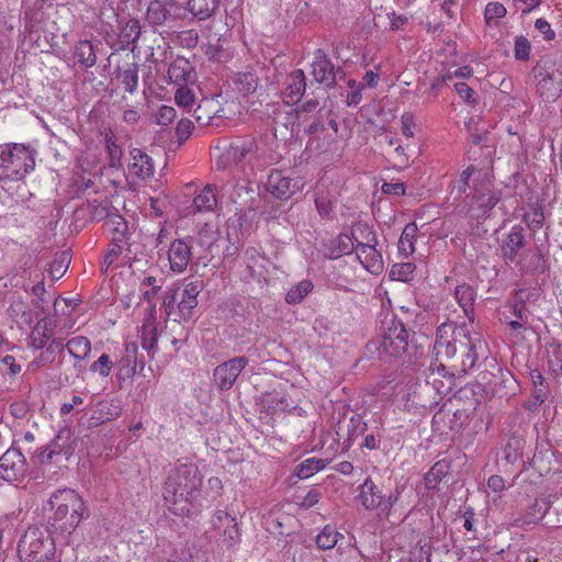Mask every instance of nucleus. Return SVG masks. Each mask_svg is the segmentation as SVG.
Here are the masks:
<instances>
[{"instance_id":"f257e3e1","label":"nucleus","mask_w":562,"mask_h":562,"mask_svg":"<svg viewBox=\"0 0 562 562\" xmlns=\"http://www.w3.org/2000/svg\"><path fill=\"white\" fill-rule=\"evenodd\" d=\"M469 344L470 335L465 327L457 326L452 322L441 324L436 330L430 369L446 375L448 368L452 370L460 349Z\"/></svg>"},{"instance_id":"f03ea898","label":"nucleus","mask_w":562,"mask_h":562,"mask_svg":"<svg viewBox=\"0 0 562 562\" xmlns=\"http://www.w3.org/2000/svg\"><path fill=\"white\" fill-rule=\"evenodd\" d=\"M49 504L55 509L52 526L61 533L71 535L80 521L88 517V509L81 496L71 488L58 490Z\"/></svg>"},{"instance_id":"7ed1b4c3","label":"nucleus","mask_w":562,"mask_h":562,"mask_svg":"<svg viewBox=\"0 0 562 562\" xmlns=\"http://www.w3.org/2000/svg\"><path fill=\"white\" fill-rule=\"evenodd\" d=\"M202 485V476L194 464H180L170 471L164 488L167 503L192 502Z\"/></svg>"},{"instance_id":"20e7f679","label":"nucleus","mask_w":562,"mask_h":562,"mask_svg":"<svg viewBox=\"0 0 562 562\" xmlns=\"http://www.w3.org/2000/svg\"><path fill=\"white\" fill-rule=\"evenodd\" d=\"M35 167L34 153L22 144L0 145V184L24 179Z\"/></svg>"},{"instance_id":"39448f33","label":"nucleus","mask_w":562,"mask_h":562,"mask_svg":"<svg viewBox=\"0 0 562 562\" xmlns=\"http://www.w3.org/2000/svg\"><path fill=\"white\" fill-rule=\"evenodd\" d=\"M21 562H49L54 555V541L46 530L29 527L18 543Z\"/></svg>"},{"instance_id":"423d86ee","label":"nucleus","mask_w":562,"mask_h":562,"mask_svg":"<svg viewBox=\"0 0 562 562\" xmlns=\"http://www.w3.org/2000/svg\"><path fill=\"white\" fill-rule=\"evenodd\" d=\"M501 201V193L493 189L490 178L479 172L474 179L471 203L469 205V215L472 218H483Z\"/></svg>"},{"instance_id":"0eeeda50","label":"nucleus","mask_w":562,"mask_h":562,"mask_svg":"<svg viewBox=\"0 0 562 562\" xmlns=\"http://www.w3.org/2000/svg\"><path fill=\"white\" fill-rule=\"evenodd\" d=\"M537 92L543 101L553 102L562 94V72L549 60H540L532 69Z\"/></svg>"},{"instance_id":"6e6552de","label":"nucleus","mask_w":562,"mask_h":562,"mask_svg":"<svg viewBox=\"0 0 562 562\" xmlns=\"http://www.w3.org/2000/svg\"><path fill=\"white\" fill-rule=\"evenodd\" d=\"M384 331L381 337L380 350L390 357H401L408 348L411 335L403 322L393 316L384 323Z\"/></svg>"},{"instance_id":"1a4fd4ad","label":"nucleus","mask_w":562,"mask_h":562,"mask_svg":"<svg viewBox=\"0 0 562 562\" xmlns=\"http://www.w3.org/2000/svg\"><path fill=\"white\" fill-rule=\"evenodd\" d=\"M258 145L252 137H241L233 140L225 151L218 157L216 166L226 169L232 165L249 162L257 156Z\"/></svg>"},{"instance_id":"9d476101","label":"nucleus","mask_w":562,"mask_h":562,"mask_svg":"<svg viewBox=\"0 0 562 562\" xmlns=\"http://www.w3.org/2000/svg\"><path fill=\"white\" fill-rule=\"evenodd\" d=\"M27 473V462L19 448L11 447L0 457V479L9 482H21Z\"/></svg>"},{"instance_id":"9b49d317","label":"nucleus","mask_w":562,"mask_h":562,"mask_svg":"<svg viewBox=\"0 0 562 562\" xmlns=\"http://www.w3.org/2000/svg\"><path fill=\"white\" fill-rule=\"evenodd\" d=\"M248 363L247 357L238 356L218 364L213 371L214 383L221 391L231 390Z\"/></svg>"},{"instance_id":"f8f14e48","label":"nucleus","mask_w":562,"mask_h":562,"mask_svg":"<svg viewBox=\"0 0 562 562\" xmlns=\"http://www.w3.org/2000/svg\"><path fill=\"white\" fill-rule=\"evenodd\" d=\"M243 260L245 269L240 272V280L246 283L260 282L266 278L268 258L256 248L248 247L244 250Z\"/></svg>"},{"instance_id":"ddd939ff","label":"nucleus","mask_w":562,"mask_h":562,"mask_svg":"<svg viewBox=\"0 0 562 562\" xmlns=\"http://www.w3.org/2000/svg\"><path fill=\"white\" fill-rule=\"evenodd\" d=\"M194 239L192 236L175 239L168 250L169 267L173 272H183L193 255Z\"/></svg>"},{"instance_id":"4468645a","label":"nucleus","mask_w":562,"mask_h":562,"mask_svg":"<svg viewBox=\"0 0 562 562\" xmlns=\"http://www.w3.org/2000/svg\"><path fill=\"white\" fill-rule=\"evenodd\" d=\"M311 68V74L315 82L324 85L327 89L335 87L336 76L340 72V68H335L323 49L318 48L315 50Z\"/></svg>"},{"instance_id":"2eb2a0df","label":"nucleus","mask_w":562,"mask_h":562,"mask_svg":"<svg viewBox=\"0 0 562 562\" xmlns=\"http://www.w3.org/2000/svg\"><path fill=\"white\" fill-rule=\"evenodd\" d=\"M282 90L283 100L286 104L300 102L306 91V77L302 69L290 72L284 80Z\"/></svg>"},{"instance_id":"dca6fc26","label":"nucleus","mask_w":562,"mask_h":562,"mask_svg":"<svg viewBox=\"0 0 562 562\" xmlns=\"http://www.w3.org/2000/svg\"><path fill=\"white\" fill-rule=\"evenodd\" d=\"M168 78L175 86L194 85L196 71L188 58L177 56L168 68Z\"/></svg>"},{"instance_id":"f3484780","label":"nucleus","mask_w":562,"mask_h":562,"mask_svg":"<svg viewBox=\"0 0 562 562\" xmlns=\"http://www.w3.org/2000/svg\"><path fill=\"white\" fill-rule=\"evenodd\" d=\"M483 342L480 339H473L470 337V344L462 347L458 352V356L453 362L452 371L457 373H468L474 368L480 350L483 349Z\"/></svg>"},{"instance_id":"a211bd4d","label":"nucleus","mask_w":562,"mask_h":562,"mask_svg":"<svg viewBox=\"0 0 562 562\" xmlns=\"http://www.w3.org/2000/svg\"><path fill=\"white\" fill-rule=\"evenodd\" d=\"M299 189V181L284 177L281 171H272L267 181V190L277 199L288 200Z\"/></svg>"},{"instance_id":"6ab92c4d","label":"nucleus","mask_w":562,"mask_h":562,"mask_svg":"<svg viewBox=\"0 0 562 562\" xmlns=\"http://www.w3.org/2000/svg\"><path fill=\"white\" fill-rule=\"evenodd\" d=\"M376 236H369L366 246L355 248L356 254L362 266L372 273H379L383 269V260L381 254L375 249Z\"/></svg>"},{"instance_id":"aec40b11","label":"nucleus","mask_w":562,"mask_h":562,"mask_svg":"<svg viewBox=\"0 0 562 562\" xmlns=\"http://www.w3.org/2000/svg\"><path fill=\"white\" fill-rule=\"evenodd\" d=\"M137 353L138 347L136 342H128L125 345L124 355L116 363L119 380L125 381L131 379L137 372Z\"/></svg>"},{"instance_id":"412c9836","label":"nucleus","mask_w":562,"mask_h":562,"mask_svg":"<svg viewBox=\"0 0 562 562\" xmlns=\"http://www.w3.org/2000/svg\"><path fill=\"white\" fill-rule=\"evenodd\" d=\"M358 498L361 505L367 510L381 509L382 501L384 498V494L376 486V484L372 481L371 477H367L364 482L359 486V495Z\"/></svg>"},{"instance_id":"4be33fe9","label":"nucleus","mask_w":562,"mask_h":562,"mask_svg":"<svg viewBox=\"0 0 562 562\" xmlns=\"http://www.w3.org/2000/svg\"><path fill=\"white\" fill-rule=\"evenodd\" d=\"M130 156L133 161L130 165V170L132 173L143 180L149 179L154 176L155 167L150 156H148L139 148H133L130 151Z\"/></svg>"},{"instance_id":"5701e85b","label":"nucleus","mask_w":562,"mask_h":562,"mask_svg":"<svg viewBox=\"0 0 562 562\" xmlns=\"http://www.w3.org/2000/svg\"><path fill=\"white\" fill-rule=\"evenodd\" d=\"M157 340L158 328L155 317V307L153 306L142 328V347L148 352L150 358H154L157 351Z\"/></svg>"},{"instance_id":"b1692460","label":"nucleus","mask_w":562,"mask_h":562,"mask_svg":"<svg viewBox=\"0 0 562 562\" xmlns=\"http://www.w3.org/2000/svg\"><path fill=\"white\" fill-rule=\"evenodd\" d=\"M524 227L515 225L502 245L503 256L506 261H514L518 251L525 246Z\"/></svg>"},{"instance_id":"393cba45","label":"nucleus","mask_w":562,"mask_h":562,"mask_svg":"<svg viewBox=\"0 0 562 562\" xmlns=\"http://www.w3.org/2000/svg\"><path fill=\"white\" fill-rule=\"evenodd\" d=\"M355 250L352 238L348 234H339L330 239L324 249V255L329 259H337L345 255H350Z\"/></svg>"},{"instance_id":"a878e982","label":"nucleus","mask_w":562,"mask_h":562,"mask_svg":"<svg viewBox=\"0 0 562 562\" xmlns=\"http://www.w3.org/2000/svg\"><path fill=\"white\" fill-rule=\"evenodd\" d=\"M138 64L126 63L123 66H117L114 71L120 85L123 86L124 90L131 94L136 92L138 88Z\"/></svg>"},{"instance_id":"bb28decb","label":"nucleus","mask_w":562,"mask_h":562,"mask_svg":"<svg viewBox=\"0 0 562 562\" xmlns=\"http://www.w3.org/2000/svg\"><path fill=\"white\" fill-rule=\"evenodd\" d=\"M528 299V291L525 289H519L518 291L515 292L514 296L506 302L504 307L508 311V313L512 316H514L513 319L529 322L530 312L526 306V302Z\"/></svg>"},{"instance_id":"cd10ccee","label":"nucleus","mask_w":562,"mask_h":562,"mask_svg":"<svg viewBox=\"0 0 562 562\" xmlns=\"http://www.w3.org/2000/svg\"><path fill=\"white\" fill-rule=\"evenodd\" d=\"M55 324L52 319L42 318L33 327L30 335V346L35 349H43L53 335Z\"/></svg>"},{"instance_id":"c85d7f7f","label":"nucleus","mask_w":562,"mask_h":562,"mask_svg":"<svg viewBox=\"0 0 562 562\" xmlns=\"http://www.w3.org/2000/svg\"><path fill=\"white\" fill-rule=\"evenodd\" d=\"M217 204L215 186L206 184L203 190L193 199L188 214L211 212Z\"/></svg>"},{"instance_id":"c756f323","label":"nucleus","mask_w":562,"mask_h":562,"mask_svg":"<svg viewBox=\"0 0 562 562\" xmlns=\"http://www.w3.org/2000/svg\"><path fill=\"white\" fill-rule=\"evenodd\" d=\"M171 3H167L160 0L150 1L147 7L146 21L154 26H160L165 24L171 16Z\"/></svg>"},{"instance_id":"7c9ffc66","label":"nucleus","mask_w":562,"mask_h":562,"mask_svg":"<svg viewBox=\"0 0 562 562\" xmlns=\"http://www.w3.org/2000/svg\"><path fill=\"white\" fill-rule=\"evenodd\" d=\"M218 7V0H189L188 10L199 21L211 18Z\"/></svg>"},{"instance_id":"2f4dec72","label":"nucleus","mask_w":562,"mask_h":562,"mask_svg":"<svg viewBox=\"0 0 562 562\" xmlns=\"http://www.w3.org/2000/svg\"><path fill=\"white\" fill-rule=\"evenodd\" d=\"M475 296L476 293L474 289L468 283H462L454 290V297L469 318L473 317V305Z\"/></svg>"},{"instance_id":"473e14b6","label":"nucleus","mask_w":562,"mask_h":562,"mask_svg":"<svg viewBox=\"0 0 562 562\" xmlns=\"http://www.w3.org/2000/svg\"><path fill=\"white\" fill-rule=\"evenodd\" d=\"M104 225L112 233L113 241L119 244L125 239L127 223L122 215L116 212L108 213Z\"/></svg>"},{"instance_id":"72a5a7b5","label":"nucleus","mask_w":562,"mask_h":562,"mask_svg":"<svg viewBox=\"0 0 562 562\" xmlns=\"http://www.w3.org/2000/svg\"><path fill=\"white\" fill-rule=\"evenodd\" d=\"M71 357L78 361L85 360L91 352V342L85 336H77L64 345Z\"/></svg>"},{"instance_id":"f704fd0d","label":"nucleus","mask_w":562,"mask_h":562,"mask_svg":"<svg viewBox=\"0 0 562 562\" xmlns=\"http://www.w3.org/2000/svg\"><path fill=\"white\" fill-rule=\"evenodd\" d=\"M59 439L60 435H57L48 446L38 448L32 457V462L40 465L52 463L53 458L61 453V448L58 445Z\"/></svg>"},{"instance_id":"c9c22d12","label":"nucleus","mask_w":562,"mask_h":562,"mask_svg":"<svg viewBox=\"0 0 562 562\" xmlns=\"http://www.w3.org/2000/svg\"><path fill=\"white\" fill-rule=\"evenodd\" d=\"M75 58L86 68H91L97 63L93 45L89 41H80L75 47Z\"/></svg>"},{"instance_id":"e433bc0d","label":"nucleus","mask_w":562,"mask_h":562,"mask_svg":"<svg viewBox=\"0 0 562 562\" xmlns=\"http://www.w3.org/2000/svg\"><path fill=\"white\" fill-rule=\"evenodd\" d=\"M417 235V225L413 222L405 225L398 239V251L408 257L415 251L414 241Z\"/></svg>"},{"instance_id":"4c0bfd02","label":"nucleus","mask_w":562,"mask_h":562,"mask_svg":"<svg viewBox=\"0 0 562 562\" xmlns=\"http://www.w3.org/2000/svg\"><path fill=\"white\" fill-rule=\"evenodd\" d=\"M234 83L236 89L245 95L256 92L259 86L258 77L252 71L238 72Z\"/></svg>"},{"instance_id":"58836bf2","label":"nucleus","mask_w":562,"mask_h":562,"mask_svg":"<svg viewBox=\"0 0 562 562\" xmlns=\"http://www.w3.org/2000/svg\"><path fill=\"white\" fill-rule=\"evenodd\" d=\"M192 86L193 85L178 86L175 92V100L177 105L183 108L188 112L194 108L196 101Z\"/></svg>"},{"instance_id":"ea45409f","label":"nucleus","mask_w":562,"mask_h":562,"mask_svg":"<svg viewBox=\"0 0 562 562\" xmlns=\"http://www.w3.org/2000/svg\"><path fill=\"white\" fill-rule=\"evenodd\" d=\"M314 285L310 280H302L293 285L285 294V301L289 304H299L303 299L311 293Z\"/></svg>"},{"instance_id":"a19ab883","label":"nucleus","mask_w":562,"mask_h":562,"mask_svg":"<svg viewBox=\"0 0 562 562\" xmlns=\"http://www.w3.org/2000/svg\"><path fill=\"white\" fill-rule=\"evenodd\" d=\"M220 237V232L216 227L205 224L200 231L196 237H192L194 239V245H199L207 250L212 248V246L217 241Z\"/></svg>"},{"instance_id":"79ce46f5","label":"nucleus","mask_w":562,"mask_h":562,"mask_svg":"<svg viewBox=\"0 0 562 562\" xmlns=\"http://www.w3.org/2000/svg\"><path fill=\"white\" fill-rule=\"evenodd\" d=\"M548 367L550 371L559 375L562 373V345L558 342L549 344L547 347Z\"/></svg>"},{"instance_id":"37998d69","label":"nucleus","mask_w":562,"mask_h":562,"mask_svg":"<svg viewBox=\"0 0 562 562\" xmlns=\"http://www.w3.org/2000/svg\"><path fill=\"white\" fill-rule=\"evenodd\" d=\"M327 462L324 459L308 458L304 460L296 470V475L300 479H307L326 467Z\"/></svg>"},{"instance_id":"c03bdc74","label":"nucleus","mask_w":562,"mask_h":562,"mask_svg":"<svg viewBox=\"0 0 562 562\" xmlns=\"http://www.w3.org/2000/svg\"><path fill=\"white\" fill-rule=\"evenodd\" d=\"M338 538H344L335 528L326 526L316 537V544L322 550H329L336 546Z\"/></svg>"},{"instance_id":"a18cd8bd","label":"nucleus","mask_w":562,"mask_h":562,"mask_svg":"<svg viewBox=\"0 0 562 562\" xmlns=\"http://www.w3.org/2000/svg\"><path fill=\"white\" fill-rule=\"evenodd\" d=\"M122 44L130 45L138 41L140 36V23L137 19H131L120 32Z\"/></svg>"},{"instance_id":"49530a36","label":"nucleus","mask_w":562,"mask_h":562,"mask_svg":"<svg viewBox=\"0 0 562 562\" xmlns=\"http://www.w3.org/2000/svg\"><path fill=\"white\" fill-rule=\"evenodd\" d=\"M70 263V256L68 252L63 251L57 254L49 265L48 272L54 280L60 279L68 269Z\"/></svg>"},{"instance_id":"de8ad7c7","label":"nucleus","mask_w":562,"mask_h":562,"mask_svg":"<svg viewBox=\"0 0 562 562\" xmlns=\"http://www.w3.org/2000/svg\"><path fill=\"white\" fill-rule=\"evenodd\" d=\"M218 535L220 544L226 549L234 548L240 542V532L236 521L224 528Z\"/></svg>"},{"instance_id":"09e8293b","label":"nucleus","mask_w":562,"mask_h":562,"mask_svg":"<svg viewBox=\"0 0 562 562\" xmlns=\"http://www.w3.org/2000/svg\"><path fill=\"white\" fill-rule=\"evenodd\" d=\"M196 305L198 300L180 296V301L177 304V317H175V322L180 323L190 321L193 316Z\"/></svg>"},{"instance_id":"8fccbe9b","label":"nucleus","mask_w":562,"mask_h":562,"mask_svg":"<svg viewBox=\"0 0 562 562\" xmlns=\"http://www.w3.org/2000/svg\"><path fill=\"white\" fill-rule=\"evenodd\" d=\"M369 236H375V233L372 231V228L367 223H356L351 228V238L353 244L357 245L355 248H362V246H366L367 238L369 239Z\"/></svg>"},{"instance_id":"3c124183","label":"nucleus","mask_w":562,"mask_h":562,"mask_svg":"<svg viewBox=\"0 0 562 562\" xmlns=\"http://www.w3.org/2000/svg\"><path fill=\"white\" fill-rule=\"evenodd\" d=\"M315 206L323 218H329L333 212V199L327 191H317L315 194Z\"/></svg>"},{"instance_id":"603ef678","label":"nucleus","mask_w":562,"mask_h":562,"mask_svg":"<svg viewBox=\"0 0 562 562\" xmlns=\"http://www.w3.org/2000/svg\"><path fill=\"white\" fill-rule=\"evenodd\" d=\"M403 488V486L397 485L394 492L390 493L389 495L384 494L381 509L379 512V517L381 519L390 520V516L392 515V508L398 502Z\"/></svg>"},{"instance_id":"864d4df0","label":"nucleus","mask_w":562,"mask_h":562,"mask_svg":"<svg viewBox=\"0 0 562 562\" xmlns=\"http://www.w3.org/2000/svg\"><path fill=\"white\" fill-rule=\"evenodd\" d=\"M447 473V463L446 462H437L432 465V468L425 475V483L427 488L434 490L438 485V483L442 480L445 474Z\"/></svg>"},{"instance_id":"5fc2aeb1","label":"nucleus","mask_w":562,"mask_h":562,"mask_svg":"<svg viewBox=\"0 0 562 562\" xmlns=\"http://www.w3.org/2000/svg\"><path fill=\"white\" fill-rule=\"evenodd\" d=\"M179 292L180 289H169L164 297L162 301V308L167 315L168 318H172L175 321V317H177V304L179 303Z\"/></svg>"},{"instance_id":"6e6d98bb","label":"nucleus","mask_w":562,"mask_h":562,"mask_svg":"<svg viewBox=\"0 0 562 562\" xmlns=\"http://www.w3.org/2000/svg\"><path fill=\"white\" fill-rule=\"evenodd\" d=\"M415 268L412 262L395 263L391 268L390 277L393 280L408 281L413 277Z\"/></svg>"},{"instance_id":"4d7b16f0","label":"nucleus","mask_w":562,"mask_h":562,"mask_svg":"<svg viewBox=\"0 0 562 562\" xmlns=\"http://www.w3.org/2000/svg\"><path fill=\"white\" fill-rule=\"evenodd\" d=\"M550 505L544 501H536L535 504L529 508V512L524 518V522L530 524L536 520H541L548 513Z\"/></svg>"},{"instance_id":"13d9d810","label":"nucleus","mask_w":562,"mask_h":562,"mask_svg":"<svg viewBox=\"0 0 562 562\" xmlns=\"http://www.w3.org/2000/svg\"><path fill=\"white\" fill-rule=\"evenodd\" d=\"M113 368V362L109 355L103 353L99 357L97 361H94L90 366V371L93 373H99L101 376L106 378L110 375L111 370Z\"/></svg>"},{"instance_id":"bf43d9fd","label":"nucleus","mask_w":562,"mask_h":562,"mask_svg":"<svg viewBox=\"0 0 562 562\" xmlns=\"http://www.w3.org/2000/svg\"><path fill=\"white\" fill-rule=\"evenodd\" d=\"M106 149L110 156V167L119 168L123 157V149L112 138L106 139Z\"/></svg>"},{"instance_id":"052dcab7","label":"nucleus","mask_w":562,"mask_h":562,"mask_svg":"<svg viewBox=\"0 0 562 562\" xmlns=\"http://www.w3.org/2000/svg\"><path fill=\"white\" fill-rule=\"evenodd\" d=\"M235 517L231 516L228 513L224 510H216L215 514L212 517V525L215 530L221 531L224 530L227 526L235 522Z\"/></svg>"},{"instance_id":"680f3d73","label":"nucleus","mask_w":562,"mask_h":562,"mask_svg":"<svg viewBox=\"0 0 562 562\" xmlns=\"http://www.w3.org/2000/svg\"><path fill=\"white\" fill-rule=\"evenodd\" d=\"M479 173L480 171L476 170V168L471 165L465 170L462 171L460 175L459 180L453 186V190H457L458 194L461 195L465 193L467 188L469 187V180L474 173Z\"/></svg>"},{"instance_id":"e2e57ef3","label":"nucleus","mask_w":562,"mask_h":562,"mask_svg":"<svg viewBox=\"0 0 562 562\" xmlns=\"http://www.w3.org/2000/svg\"><path fill=\"white\" fill-rule=\"evenodd\" d=\"M530 43L525 36H518L515 41V58L518 60H527L530 55Z\"/></svg>"},{"instance_id":"0e129e2a","label":"nucleus","mask_w":562,"mask_h":562,"mask_svg":"<svg viewBox=\"0 0 562 562\" xmlns=\"http://www.w3.org/2000/svg\"><path fill=\"white\" fill-rule=\"evenodd\" d=\"M65 348L64 344L58 339H53L46 345V350L40 356V361L52 363L55 360V352L63 351Z\"/></svg>"},{"instance_id":"69168bd1","label":"nucleus","mask_w":562,"mask_h":562,"mask_svg":"<svg viewBox=\"0 0 562 562\" xmlns=\"http://www.w3.org/2000/svg\"><path fill=\"white\" fill-rule=\"evenodd\" d=\"M176 117V110L169 105H161L156 114V123L162 126L169 125Z\"/></svg>"},{"instance_id":"338daca9","label":"nucleus","mask_w":562,"mask_h":562,"mask_svg":"<svg viewBox=\"0 0 562 562\" xmlns=\"http://www.w3.org/2000/svg\"><path fill=\"white\" fill-rule=\"evenodd\" d=\"M547 398V387H536L532 392V398L525 404V407L535 412Z\"/></svg>"},{"instance_id":"774afa93","label":"nucleus","mask_w":562,"mask_h":562,"mask_svg":"<svg viewBox=\"0 0 562 562\" xmlns=\"http://www.w3.org/2000/svg\"><path fill=\"white\" fill-rule=\"evenodd\" d=\"M505 14L506 8L499 2H490L485 7L484 15L487 21L501 19L505 16Z\"/></svg>"}]
</instances>
